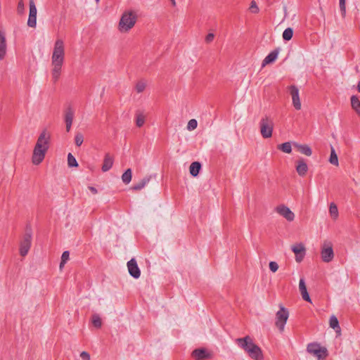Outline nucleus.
<instances>
[{
    "label": "nucleus",
    "mask_w": 360,
    "mask_h": 360,
    "mask_svg": "<svg viewBox=\"0 0 360 360\" xmlns=\"http://www.w3.org/2000/svg\"><path fill=\"white\" fill-rule=\"evenodd\" d=\"M65 60V44L62 39H58L54 44L51 56L52 79L56 83L60 78L62 66Z\"/></svg>",
    "instance_id": "1"
},
{
    "label": "nucleus",
    "mask_w": 360,
    "mask_h": 360,
    "mask_svg": "<svg viewBox=\"0 0 360 360\" xmlns=\"http://www.w3.org/2000/svg\"><path fill=\"white\" fill-rule=\"evenodd\" d=\"M50 138V134L46 130L39 136L32 156V162L34 165H39L44 160L49 148Z\"/></svg>",
    "instance_id": "2"
},
{
    "label": "nucleus",
    "mask_w": 360,
    "mask_h": 360,
    "mask_svg": "<svg viewBox=\"0 0 360 360\" xmlns=\"http://www.w3.org/2000/svg\"><path fill=\"white\" fill-rule=\"evenodd\" d=\"M236 342L248 354L251 359L254 360H262L264 359L261 348L253 342L249 335L243 338H237Z\"/></svg>",
    "instance_id": "3"
},
{
    "label": "nucleus",
    "mask_w": 360,
    "mask_h": 360,
    "mask_svg": "<svg viewBox=\"0 0 360 360\" xmlns=\"http://www.w3.org/2000/svg\"><path fill=\"white\" fill-rule=\"evenodd\" d=\"M137 20V15L133 11H124L120 20L118 29L121 32H128L134 27Z\"/></svg>",
    "instance_id": "4"
},
{
    "label": "nucleus",
    "mask_w": 360,
    "mask_h": 360,
    "mask_svg": "<svg viewBox=\"0 0 360 360\" xmlns=\"http://www.w3.org/2000/svg\"><path fill=\"white\" fill-rule=\"evenodd\" d=\"M32 244V229L27 226L25 233L20 243V255L25 257L27 255Z\"/></svg>",
    "instance_id": "5"
},
{
    "label": "nucleus",
    "mask_w": 360,
    "mask_h": 360,
    "mask_svg": "<svg viewBox=\"0 0 360 360\" xmlns=\"http://www.w3.org/2000/svg\"><path fill=\"white\" fill-rule=\"evenodd\" d=\"M260 132L261 135L264 139H268L271 137L272 132L274 129V122L272 119L265 115L260 120Z\"/></svg>",
    "instance_id": "6"
},
{
    "label": "nucleus",
    "mask_w": 360,
    "mask_h": 360,
    "mask_svg": "<svg viewBox=\"0 0 360 360\" xmlns=\"http://www.w3.org/2000/svg\"><path fill=\"white\" fill-rule=\"evenodd\" d=\"M289 316V312L287 309L283 306H280V309L276 314V326L281 332L284 330L285 325Z\"/></svg>",
    "instance_id": "7"
},
{
    "label": "nucleus",
    "mask_w": 360,
    "mask_h": 360,
    "mask_svg": "<svg viewBox=\"0 0 360 360\" xmlns=\"http://www.w3.org/2000/svg\"><path fill=\"white\" fill-rule=\"evenodd\" d=\"M321 256L323 262L328 263L334 257L333 244L330 241L325 240L321 245Z\"/></svg>",
    "instance_id": "8"
},
{
    "label": "nucleus",
    "mask_w": 360,
    "mask_h": 360,
    "mask_svg": "<svg viewBox=\"0 0 360 360\" xmlns=\"http://www.w3.org/2000/svg\"><path fill=\"white\" fill-rule=\"evenodd\" d=\"M307 350L309 353L315 356L319 360L324 359L327 355V349L321 347L318 343H309L307 345Z\"/></svg>",
    "instance_id": "9"
},
{
    "label": "nucleus",
    "mask_w": 360,
    "mask_h": 360,
    "mask_svg": "<svg viewBox=\"0 0 360 360\" xmlns=\"http://www.w3.org/2000/svg\"><path fill=\"white\" fill-rule=\"evenodd\" d=\"M275 210L288 221H292L295 219V214L285 205H280L277 206L275 208Z\"/></svg>",
    "instance_id": "10"
},
{
    "label": "nucleus",
    "mask_w": 360,
    "mask_h": 360,
    "mask_svg": "<svg viewBox=\"0 0 360 360\" xmlns=\"http://www.w3.org/2000/svg\"><path fill=\"white\" fill-rule=\"evenodd\" d=\"M288 90L290 94L292 96V105L294 108L297 110H300L302 105L300 99L298 88L295 85H291L288 86Z\"/></svg>",
    "instance_id": "11"
},
{
    "label": "nucleus",
    "mask_w": 360,
    "mask_h": 360,
    "mask_svg": "<svg viewBox=\"0 0 360 360\" xmlns=\"http://www.w3.org/2000/svg\"><path fill=\"white\" fill-rule=\"evenodd\" d=\"M37 8L34 0H30V13L27 20V25L30 27H35L37 25Z\"/></svg>",
    "instance_id": "12"
},
{
    "label": "nucleus",
    "mask_w": 360,
    "mask_h": 360,
    "mask_svg": "<svg viewBox=\"0 0 360 360\" xmlns=\"http://www.w3.org/2000/svg\"><path fill=\"white\" fill-rule=\"evenodd\" d=\"M292 250L295 255V260L297 262H301L305 255L306 249L302 243H298L292 246Z\"/></svg>",
    "instance_id": "13"
},
{
    "label": "nucleus",
    "mask_w": 360,
    "mask_h": 360,
    "mask_svg": "<svg viewBox=\"0 0 360 360\" xmlns=\"http://www.w3.org/2000/svg\"><path fill=\"white\" fill-rule=\"evenodd\" d=\"M191 356L195 360H205L210 359L212 354L208 352L205 348H198L192 352Z\"/></svg>",
    "instance_id": "14"
},
{
    "label": "nucleus",
    "mask_w": 360,
    "mask_h": 360,
    "mask_svg": "<svg viewBox=\"0 0 360 360\" xmlns=\"http://www.w3.org/2000/svg\"><path fill=\"white\" fill-rule=\"evenodd\" d=\"M127 268L129 274L134 278H139L141 276V271L138 266L137 262L134 258L131 259L127 262Z\"/></svg>",
    "instance_id": "15"
},
{
    "label": "nucleus",
    "mask_w": 360,
    "mask_h": 360,
    "mask_svg": "<svg viewBox=\"0 0 360 360\" xmlns=\"http://www.w3.org/2000/svg\"><path fill=\"white\" fill-rule=\"evenodd\" d=\"M7 44L5 33L0 30V60H3L6 54Z\"/></svg>",
    "instance_id": "16"
},
{
    "label": "nucleus",
    "mask_w": 360,
    "mask_h": 360,
    "mask_svg": "<svg viewBox=\"0 0 360 360\" xmlns=\"http://www.w3.org/2000/svg\"><path fill=\"white\" fill-rule=\"evenodd\" d=\"M73 117H74V111L70 107H69L66 109L65 114V127H66V131L68 132L70 131V130L71 129V126H72V121H73Z\"/></svg>",
    "instance_id": "17"
},
{
    "label": "nucleus",
    "mask_w": 360,
    "mask_h": 360,
    "mask_svg": "<svg viewBox=\"0 0 360 360\" xmlns=\"http://www.w3.org/2000/svg\"><path fill=\"white\" fill-rule=\"evenodd\" d=\"M296 171L300 176L306 175L308 171V166L304 159H300L297 161Z\"/></svg>",
    "instance_id": "18"
},
{
    "label": "nucleus",
    "mask_w": 360,
    "mask_h": 360,
    "mask_svg": "<svg viewBox=\"0 0 360 360\" xmlns=\"http://www.w3.org/2000/svg\"><path fill=\"white\" fill-rule=\"evenodd\" d=\"M299 290L301 293L302 299L307 302H311V298L307 292V286L304 278H300V280Z\"/></svg>",
    "instance_id": "19"
},
{
    "label": "nucleus",
    "mask_w": 360,
    "mask_h": 360,
    "mask_svg": "<svg viewBox=\"0 0 360 360\" xmlns=\"http://www.w3.org/2000/svg\"><path fill=\"white\" fill-rule=\"evenodd\" d=\"M113 158L109 153H106L104 157L103 163L101 168L102 171L105 172L110 170L113 165Z\"/></svg>",
    "instance_id": "20"
},
{
    "label": "nucleus",
    "mask_w": 360,
    "mask_h": 360,
    "mask_svg": "<svg viewBox=\"0 0 360 360\" xmlns=\"http://www.w3.org/2000/svg\"><path fill=\"white\" fill-rule=\"evenodd\" d=\"M278 55V49H276L269 53L262 61V66L270 64L276 60Z\"/></svg>",
    "instance_id": "21"
},
{
    "label": "nucleus",
    "mask_w": 360,
    "mask_h": 360,
    "mask_svg": "<svg viewBox=\"0 0 360 360\" xmlns=\"http://www.w3.org/2000/svg\"><path fill=\"white\" fill-rule=\"evenodd\" d=\"M151 179V176H146L143 179H141L139 182L135 184L131 189L134 191H140L143 188L146 184L149 183Z\"/></svg>",
    "instance_id": "22"
},
{
    "label": "nucleus",
    "mask_w": 360,
    "mask_h": 360,
    "mask_svg": "<svg viewBox=\"0 0 360 360\" xmlns=\"http://www.w3.org/2000/svg\"><path fill=\"white\" fill-rule=\"evenodd\" d=\"M350 100L352 108L360 117V101L359 98L356 96L353 95L351 96Z\"/></svg>",
    "instance_id": "23"
},
{
    "label": "nucleus",
    "mask_w": 360,
    "mask_h": 360,
    "mask_svg": "<svg viewBox=\"0 0 360 360\" xmlns=\"http://www.w3.org/2000/svg\"><path fill=\"white\" fill-rule=\"evenodd\" d=\"M294 146L297 148V150L302 154L310 156L312 154V151L311 148L307 145H300L297 143H294Z\"/></svg>",
    "instance_id": "24"
},
{
    "label": "nucleus",
    "mask_w": 360,
    "mask_h": 360,
    "mask_svg": "<svg viewBox=\"0 0 360 360\" xmlns=\"http://www.w3.org/2000/svg\"><path fill=\"white\" fill-rule=\"evenodd\" d=\"M190 173L193 176H196L201 169V165L199 162H193L190 165Z\"/></svg>",
    "instance_id": "25"
},
{
    "label": "nucleus",
    "mask_w": 360,
    "mask_h": 360,
    "mask_svg": "<svg viewBox=\"0 0 360 360\" xmlns=\"http://www.w3.org/2000/svg\"><path fill=\"white\" fill-rule=\"evenodd\" d=\"M330 327L335 330L336 332H340L339 321L335 316H331L329 320Z\"/></svg>",
    "instance_id": "26"
},
{
    "label": "nucleus",
    "mask_w": 360,
    "mask_h": 360,
    "mask_svg": "<svg viewBox=\"0 0 360 360\" xmlns=\"http://www.w3.org/2000/svg\"><path fill=\"white\" fill-rule=\"evenodd\" d=\"M132 172L131 169H127L122 175V180L124 184H128L131 181Z\"/></svg>",
    "instance_id": "27"
},
{
    "label": "nucleus",
    "mask_w": 360,
    "mask_h": 360,
    "mask_svg": "<svg viewBox=\"0 0 360 360\" xmlns=\"http://www.w3.org/2000/svg\"><path fill=\"white\" fill-rule=\"evenodd\" d=\"M277 148L285 153H290L292 151V146L290 142H285L282 144L278 145Z\"/></svg>",
    "instance_id": "28"
},
{
    "label": "nucleus",
    "mask_w": 360,
    "mask_h": 360,
    "mask_svg": "<svg viewBox=\"0 0 360 360\" xmlns=\"http://www.w3.org/2000/svg\"><path fill=\"white\" fill-rule=\"evenodd\" d=\"M329 162L333 165L338 166V158L333 147L330 149Z\"/></svg>",
    "instance_id": "29"
},
{
    "label": "nucleus",
    "mask_w": 360,
    "mask_h": 360,
    "mask_svg": "<svg viewBox=\"0 0 360 360\" xmlns=\"http://www.w3.org/2000/svg\"><path fill=\"white\" fill-rule=\"evenodd\" d=\"M329 212L333 219H336L338 217V207L334 202L330 203L329 207Z\"/></svg>",
    "instance_id": "30"
},
{
    "label": "nucleus",
    "mask_w": 360,
    "mask_h": 360,
    "mask_svg": "<svg viewBox=\"0 0 360 360\" xmlns=\"http://www.w3.org/2000/svg\"><path fill=\"white\" fill-rule=\"evenodd\" d=\"M292 35L293 30L291 27H288L283 32V39L285 41H289L292 39Z\"/></svg>",
    "instance_id": "31"
},
{
    "label": "nucleus",
    "mask_w": 360,
    "mask_h": 360,
    "mask_svg": "<svg viewBox=\"0 0 360 360\" xmlns=\"http://www.w3.org/2000/svg\"><path fill=\"white\" fill-rule=\"evenodd\" d=\"M68 165L70 167H77L78 166L75 158L70 153L68 155Z\"/></svg>",
    "instance_id": "32"
},
{
    "label": "nucleus",
    "mask_w": 360,
    "mask_h": 360,
    "mask_svg": "<svg viewBox=\"0 0 360 360\" xmlns=\"http://www.w3.org/2000/svg\"><path fill=\"white\" fill-rule=\"evenodd\" d=\"M145 123V116L142 113H137L136 117V124L138 127H141Z\"/></svg>",
    "instance_id": "33"
},
{
    "label": "nucleus",
    "mask_w": 360,
    "mask_h": 360,
    "mask_svg": "<svg viewBox=\"0 0 360 360\" xmlns=\"http://www.w3.org/2000/svg\"><path fill=\"white\" fill-rule=\"evenodd\" d=\"M92 323L96 328H101L102 321L100 316L98 314H94L92 316Z\"/></svg>",
    "instance_id": "34"
},
{
    "label": "nucleus",
    "mask_w": 360,
    "mask_h": 360,
    "mask_svg": "<svg viewBox=\"0 0 360 360\" xmlns=\"http://www.w3.org/2000/svg\"><path fill=\"white\" fill-rule=\"evenodd\" d=\"M84 141V136L82 134L78 132L76 134L75 137V142L77 146H80Z\"/></svg>",
    "instance_id": "35"
},
{
    "label": "nucleus",
    "mask_w": 360,
    "mask_h": 360,
    "mask_svg": "<svg viewBox=\"0 0 360 360\" xmlns=\"http://www.w3.org/2000/svg\"><path fill=\"white\" fill-rule=\"evenodd\" d=\"M249 10L252 13H258L259 11V7L255 1H252L250 3V6Z\"/></svg>",
    "instance_id": "36"
},
{
    "label": "nucleus",
    "mask_w": 360,
    "mask_h": 360,
    "mask_svg": "<svg viewBox=\"0 0 360 360\" xmlns=\"http://www.w3.org/2000/svg\"><path fill=\"white\" fill-rule=\"evenodd\" d=\"M146 83L143 81H139L136 85V90L138 93H141L146 89Z\"/></svg>",
    "instance_id": "37"
},
{
    "label": "nucleus",
    "mask_w": 360,
    "mask_h": 360,
    "mask_svg": "<svg viewBox=\"0 0 360 360\" xmlns=\"http://www.w3.org/2000/svg\"><path fill=\"white\" fill-rule=\"evenodd\" d=\"M197 125H198L197 121L195 119H191L189 120V122L188 123L187 129L190 131L193 130V129H196Z\"/></svg>",
    "instance_id": "38"
},
{
    "label": "nucleus",
    "mask_w": 360,
    "mask_h": 360,
    "mask_svg": "<svg viewBox=\"0 0 360 360\" xmlns=\"http://www.w3.org/2000/svg\"><path fill=\"white\" fill-rule=\"evenodd\" d=\"M25 11V4L22 0H20L17 6V12L19 14H22Z\"/></svg>",
    "instance_id": "39"
},
{
    "label": "nucleus",
    "mask_w": 360,
    "mask_h": 360,
    "mask_svg": "<svg viewBox=\"0 0 360 360\" xmlns=\"http://www.w3.org/2000/svg\"><path fill=\"white\" fill-rule=\"evenodd\" d=\"M340 1V8L342 13V15L344 17L346 13V7H345V0H339Z\"/></svg>",
    "instance_id": "40"
},
{
    "label": "nucleus",
    "mask_w": 360,
    "mask_h": 360,
    "mask_svg": "<svg viewBox=\"0 0 360 360\" xmlns=\"http://www.w3.org/2000/svg\"><path fill=\"white\" fill-rule=\"evenodd\" d=\"M269 269L272 272H276L278 269V265L276 262H270Z\"/></svg>",
    "instance_id": "41"
},
{
    "label": "nucleus",
    "mask_w": 360,
    "mask_h": 360,
    "mask_svg": "<svg viewBox=\"0 0 360 360\" xmlns=\"http://www.w3.org/2000/svg\"><path fill=\"white\" fill-rule=\"evenodd\" d=\"M214 34L213 33H209L206 37H205V42L207 43V44H210L211 43L213 40H214Z\"/></svg>",
    "instance_id": "42"
},
{
    "label": "nucleus",
    "mask_w": 360,
    "mask_h": 360,
    "mask_svg": "<svg viewBox=\"0 0 360 360\" xmlns=\"http://www.w3.org/2000/svg\"><path fill=\"white\" fill-rule=\"evenodd\" d=\"M80 357L83 360H90V355H89V354L88 352H84V351L81 352Z\"/></svg>",
    "instance_id": "43"
},
{
    "label": "nucleus",
    "mask_w": 360,
    "mask_h": 360,
    "mask_svg": "<svg viewBox=\"0 0 360 360\" xmlns=\"http://www.w3.org/2000/svg\"><path fill=\"white\" fill-rule=\"evenodd\" d=\"M69 255L70 254L68 251L63 252L61 256V260L67 262L69 259Z\"/></svg>",
    "instance_id": "44"
},
{
    "label": "nucleus",
    "mask_w": 360,
    "mask_h": 360,
    "mask_svg": "<svg viewBox=\"0 0 360 360\" xmlns=\"http://www.w3.org/2000/svg\"><path fill=\"white\" fill-rule=\"evenodd\" d=\"M89 189L91 191L92 193H94V194L97 193V189L95 187L89 186Z\"/></svg>",
    "instance_id": "45"
},
{
    "label": "nucleus",
    "mask_w": 360,
    "mask_h": 360,
    "mask_svg": "<svg viewBox=\"0 0 360 360\" xmlns=\"http://www.w3.org/2000/svg\"><path fill=\"white\" fill-rule=\"evenodd\" d=\"M66 262H63V260H61V261H60V269L64 266V265H65V264Z\"/></svg>",
    "instance_id": "46"
},
{
    "label": "nucleus",
    "mask_w": 360,
    "mask_h": 360,
    "mask_svg": "<svg viewBox=\"0 0 360 360\" xmlns=\"http://www.w3.org/2000/svg\"><path fill=\"white\" fill-rule=\"evenodd\" d=\"M169 1L173 6H176V1L175 0H169Z\"/></svg>",
    "instance_id": "47"
},
{
    "label": "nucleus",
    "mask_w": 360,
    "mask_h": 360,
    "mask_svg": "<svg viewBox=\"0 0 360 360\" xmlns=\"http://www.w3.org/2000/svg\"><path fill=\"white\" fill-rule=\"evenodd\" d=\"M356 89L358 91L360 92V81L357 84Z\"/></svg>",
    "instance_id": "48"
},
{
    "label": "nucleus",
    "mask_w": 360,
    "mask_h": 360,
    "mask_svg": "<svg viewBox=\"0 0 360 360\" xmlns=\"http://www.w3.org/2000/svg\"><path fill=\"white\" fill-rule=\"evenodd\" d=\"M96 1V3L99 2L100 0H95Z\"/></svg>",
    "instance_id": "49"
}]
</instances>
